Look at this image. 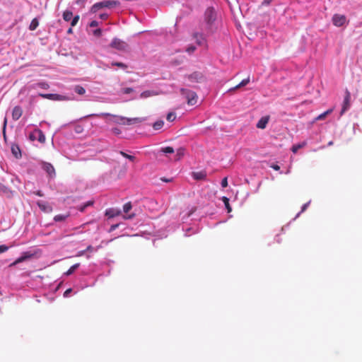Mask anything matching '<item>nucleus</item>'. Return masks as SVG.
Here are the masks:
<instances>
[{
	"mask_svg": "<svg viewBox=\"0 0 362 362\" xmlns=\"http://www.w3.org/2000/svg\"><path fill=\"white\" fill-rule=\"evenodd\" d=\"M119 4V2L115 0H107L101 2H98L93 4L90 8L92 13H96L99 9L103 8H112L117 6Z\"/></svg>",
	"mask_w": 362,
	"mask_h": 362,
	"instance_id": "obj_1",
	"label": "nucleus"
},
{
	"mask_svg": "<svg viewBox=\"0 0 362 362\" xmlns=\"http://www.w3.org/2000/svg\"><path fill=\"white\" fill-rule=\"evenodd\" d=\"M180 93L185 97L188 105H194L197 103L198 96L195 92L189 89L181 88Z\"/></svg>",
	"mask_w": 362,
	"mask_h": 362,
	"instance_id": "obj_2",
	"label": "nucleus"
},
{
	"mask_svg": "<svg viewBox=\"0 0 362 362\" xmlns=\"http://www.w3.org/2000/svg\"><path fill=\"white\" fill-rule=\"evenodd\" d=\"M110 46L119 51H126L128 49V45L125 42L117 38H114Z\"/></svg>",
	"mask_w": 362,
	"mask_h": 362,
	"instance_id": "obj_3",
	"label": "nucleus"
},
{
	"mask_svg": "<svg viewBox=\"0 0 362 362\" xmlns=\"http://www.w3.org/2000/svg\"><path fill=\"white\" fill-rule=\"evenodd\" d=\"M31 141L37 140L41 144L45 142L46 138L44 133L40 129H35L29 136Z\"/></svg>",
	"mask_w": 362,
	"mask_h": 362,
	"instance_id": "obj_4",
	"label": "nucleus"
},
{
	"mask_svg": "<svg viewBox=\"0 0 362 362\" xmlns=\"http://www.w3.org/2000/svg\"><path fill=\"white\" fill-rule=\"evenodd\" d=\"M216 12L213 8H208L204 14L205 21L208 24L213 23L216 20Z\"/></svg>",
	"mask_w": 362,
	"mask_h": 362,
	"instance_id": "obj_5",
	"label": "nucleus"
},
{
	"mask_svg": "<svg viewBox=\"0 0 362 362\" xmlns=\"http://www.w3.org/2000/svg\"><path fill=\"white\" fill-rule=\"evenodd\" d=\"M332 23L335 26H343L346 23V17L344 15L334 14L332 17Z\"/></svg>",
	"mask_w": 362,
	"mask_h": 362,
	"instance_id": "obj_6",
	"label": "nucleus"
},
{
	"mask_svg": "<svg viewBox=\"0 0 362 362\" xmlns=\"http://www.w3.org/2000/svg\"><path fill=\"white\" fill-rule=\"evenodd\" d=\"M41 167L48 174V175L50 177H55V175H56L55 169L51 163L42 161L41 163Z\"/></svg>",
	"mask_w": 362,
	"mask_h": 362,
	"instance_id": "obj_7",
	"label": "nucleus"
},
{
	"mask_svg": "<svg viewBox=\"0 0 362 362\" xmlns=\"http://www.w3.org/2000/svg\"><path fill=\"white\" fill-rule=\"evenodd\" d=\"M350 105H351V93L346 89L345 91V96H344V99L343 101L341 115H343L350 107Z\"/></svg>",
	"mask_w": 362,
	"mask_h": 362,
	"instance_id": "obj_8",
	"label": "nucleus"
},
{
	"mask_svg": "<svg viewBox=\"0 0 362 362\" xmlns=\"http://www.w3.org/2000/svg\"><path fill=\"white\" fill-rule=\"evenodd\" d=\"M39 96H40L42 98L45 99H49L52 100H63L65 99L64 96H62L59 94H44V93H39Z\"/></svg>",
	"mask_w": 362,
	"mask_h": 362,
	"instance_id": "obj_9",
	"label": "nucleus"
},
{
	"mask_svg": "<svg viewBox=\"0 0 362 362\" xmlns=\"http://www.w3.org/2000/svg\"><path fill=\"white\" fill-rule=\"evenodd\" d=\"M188 79L192 82H201L204 79V76L200 72H194L187 76Z\"/></svg>",
	"mask_w": 362,
	"mask_h": 362,
	"instance_id": "obj_10",
	"label": "nucleus"
},
{
	"mask_svg": "<svg viewBox=\"0 0 362 362\" xmlns=\"http://www.w3.org/2000/svg\"><path fill=\"white\" fill-rule=\"evenodd\" d=\"M33 256V254L30 252H25L23 254V255L20 257H18L16 261H14L10 266L16 265L18 263L23 262L25 261L26 259L32 257Z\"/></svg>",
	"mask_w": 362,
	"mask_h": 362,
	"instance_id": "obj_11",
	"label": "nucleus"
},
{
	"mask_svg": "<svg viewBox=\"0 0 362 362\" xmlns=\"http://www.w3.org/2000/svg\"><path fill=\"white\" fill-rule=\"evenodd\" d=\"M23 114V110L20 106H15L12 110V118L13 120H18Z\"/></svg>",
	"mask_w": 362,
	"mask_h": 362,
	"instance_id": "obj_12",
	"label": "nucleus"
},
{
	"mask_svg": "<svg viewBox=\"0 0 362 362\" xmlns=\"http://www.w3.org/2000/svg\"><path fill=\"white\" fill-rule=\"evenodd\" d=\"M121 214L122 211L119 209H116L113 208L108 209L105 211V216H107L110 218L119 216Z\"/></svg>",
	"mask_w": 362,
	"mask_h": 362,
	"instance_id": "obj_13",
	"label": "nucleus"
},
{
	"mask_svg": "<svg viewBox=\"0 0 362 362\" xmlns=\"http://www.w3.org/2000/svg\"><path fill=\"white\" fill-rule=\"evenodd\" d=\"M37 206L41 209V211L45 212V213H49L52 211V208L51 206H49L47 203L38 201L37 202Z\"/></svg>",
	"mask_w": 362,
	"mask_h": 362,
	"instance_id": "obj_14",
	"label": "nucleus"
},
{
	"mask_svg": "<svg viewBox=\"0 0 362 362\" xmlns=\"http://www.w3.org/2000/svg\"><path fill=\"white\" fill-rule=\"evenodd\" d=\"M269 122V117H262L258 122L257 123L256 127L258 129H263L266 127L267 123Z\"/></svg>",
	"mask_w": 362,
	"mask_h": 362,
	"instance_id": "obj_15",
	"label": "nucleus"
},
{
	"mask_svg": "<svg viewBox=\"0 0 362 362\" xmlns=\"http://www.w3.org/2000/svg\"><path fill=\"white\" fill-rule=\"evenodd\" d=\"M194 37L199 45H203L206 43L205 38L202 34L196 33L194 34Z\"/></svg>",
	"mask_w": 362,
	"mask_h": 362,
	"instance_id": "obj_16",
	"label": "nucleus"
},
{
	"mask_svg": "<svg viewBox=\"0 0 362 362\" xmlns=\"http://www.w3.org/2000/svg\"><path fill=\"white\" fill-rule=\"evenodd\" d=\"M192 177L197 180H202L206 178V173L204 171L194 172L192 173Z\"/></svg>",
	"mask_w": 362,
	"mask_h": 362,
	"instance_id": "obj_17",
	"label": "nucleus"
},
{
	"mask_svg": "<svg viewBox=\"0 0 362 362\" xmlns=\"http://www.w3.org/2000/svg\"><path fill=\"white\" fill-rule=\"evenodd\" d=\"M249 82H250V78L248 77L245 79H243L239 84H238L235 87L230 88L228 91L229 92L234 91L241 87H243V86L247 85L249 83Z\"/></svg>",
	"mask_w": 362,
	"mask_h": 362,
	"instance_id": "obj_18",
	"label": "nucleus"
},
{
	"mask_svg": "<svg viewBox=\"0 0 362 362\" xmlns=\"http://www.w3.org/2000/svg\"><path fill=\"white\" fill-rule=\"evenodd\" d=\"M62 16L63 19L65 21L68 22L70 21L73 18V13L69 10H66L64 11Z\"/></svg>",
	"mask_w": 362,
	"mask_h": 362,
	"instance_id": "obj_19",
	"label": "nucleus"
},
{
	"mask_svg": "<svg viewBox=\"0 0 362 362\" xmlns=\"http://www.w3.org/2000/svg\"><path fill=\"white\" fill-rule=\"evenodd\" d=\"M306 144L307 143L305 141H303L300 144H295L292 146L291 151L293 153H296L300 148L305 146Z\"/></svg>",
	"mask_w": 362,
	"mask_h": 362,
	"instance_id": "obj_20",
	"label": "nucleus"
},
{
	"mask_svg": "<svg viewBox=\"0 0 362 362\" xmlns=\"http://www.w3.org/2000/svg\"><path fill=\"white\" fill-rule=\"evenodd\" d=\"M184 154H185V149L183 148H178L176 151V154L175 155L174 160H179L184 156Z\"/></svg>",
	"mask_w": 362,
	"mask_h": 362,
	"instance_id": "obj_21",
	"label": "nucleus"
},
{
	"mask_svg": "<svg viewBox=\"0 0 362 362\" xmlns=\"http://www.w3.org/2000/svg\"><path fill=\"white\" fill-rule=\"evenodd\" d=\"M11 193V190L8 187L0 183V194L8 195Z\"/></svg>",
	"mask_w": 362,
	"mask_h": 362,
	"instance_id": "obj_22",
	"label": "nucleus"
},
{
	"mask_svg": "<svg viewBox=\"0 0 362 362\" xmlns=\"http://www.w3.org/2000/svg\"><path fill=\"white\" fill-rule=\"evenodd\" d=\"M74 90L76 93L81 95H84L86 93L85 88L80 85L75 86Z\"/></svg>",
	"mask_w": 362,
	"mask_h": 362,
	"instance_id": "obj_23",
	"label": "nucleus"
},
{
	"mask_svg": "<svg viewBox=\"0 0 362 362\" xmlns=\"http://www.w3.org/2000/svg\"><path fill=\"white\" fill-rule=\"evenodd\" d=\"M39 25V21L37 20V18H35L32 20L30 24V26H29V29L30 30H35L37 26Z\"/></svg>",
	"mask_w": 362,
	"mask_h": 362,
	"instance_id": "obj_24",
	"label": "nucleus"
},
{
	"mask_svg": "<svg viewBox=\"0 0 362 362\" xmlns=\"http://www.w3.org/2000/svg\"><path fill=\"white\" fill-rule=\"evenodd\" d=\"M11 151L16 158H18L21 156L20 148L18 146H12Z\"/></svg>",
	"mask_w": 362,
	"mask_h": 362,
	"instance_id": "obj_25",
	"label": "nucleus"
},
{
	"mask_svg": "<svg viewBox=\"0 0 362 362\" xmlns=\"http://www.w3.org/2000/svg\"><path fill=\"white\" fill-rule=\"evenodd\" d=\"M163 124H164V122L163 120H158L153 123V128L155 130H159L163 127Z\"/></svg>",
	"mask_w": 362,
	"mask_h": 362,
	"instance_id": "obj_26",
	"label": "nucleus"
},
{
	"mask_svg": "<svg viewBox=\"0 0 362 362\" xmlns=\"http://www.w3.org/2000/svg\"><path fill=\"white\" fill-rule=\"evenodd\" d=\"M80 266V264L79 263H76L74 265H72L69 269L65 273L66 275L67 276H69L71 275V274H73L74 272V271L78 269Z\"/></svg>",
	"mask_w": 362,
	"mask_h": 362,
	"instance_id": "obj_27",
	"label": "nucleus"
},
{
	"mask_svg": "<svg viewBox=\"0 0 362 362\" xmlns=\"http://www.w3.org/2000/svg\"><path fill=\"white\" fill-rule=\"evenodd\" d=\"M120 122L119 123L124 125H132V122H130L131 118H127L124 117H119Z\"/></svg>",
	"mask_w": 362,
	"mask_h": 362,
	"instance_id": "obj_28",
	"label": "nucleus"
},
{
	"mask_svg": "<svg viewBox=\"0 0 362 362\" xmlns=\"http://www.w3.org/2000/svg\"><path fill=\"white\" fill-rule=\"evenodd\" d=\"M112 66H117L122 69H127L128 66L126 64H124L122 62H113L111 63Z\"/></svg>",
	"mask_w": 362,
	"mask_h": 362,
	"instance_id": "obj_29",
	"label": "nucleus"
},
{
	"mask_svg": "<svg viewBox=\"0 0 362 362\" xmlns=\"http://www.w3.org/2000/svg\"><path fill=\"white\" fill-rule=\"evenodd\" d=\"M154 95H156V94L154 93L153 91L146 90V91L142 92L141 93L140 96H141V98H148V97L153 96Z\"/></svg>",
	"mask_w": 362,
	"mask_h": 362,
	"instance_id": "obj_30",
	"label": "nucleus"
},
{
	"mask_svg": "<svg viewBox=\"0 0 362 362\" xmlns=\"http://www.w3.org/2000/svg\"><path fill=\"white\" fill-rule=\"evenodd\" d=\"M145 121V118L144 117H134L131 118L130 122H132V124H139Z\"/></svg>",
	"mask_w": 362,
	"mask_h": 362,
	"instance_id": "obj_31",
	"label": "nucleus"
},
{
	"mask_svg": "<svg viewBox=\"0 0 362 362\" xmlns=\"http://www.w3.org/2000/svg\"><path fill=\"white\" fill-rule=\"evenodd\" d=\"M222 201L223 202V203L225 204V206H226V208L228 210V212H230L231 211V207H230V206L229 204V199L227 198L226 197H222Z\"/></svg>",
	"mask_w": 362,
	"mask_h": 362,
	"instance_id": "obj_32",
	"label": "nucleus"
},
{
	"mask_svg": "<svg viewBox=\"0 0 362 362\" xmlns=\"http://www.w3.org/2000/svg\"><path fill=\"white\" fill-rule=\"evenodd\" d=\"M119 154L132 162L134 161L136 159V158L134 156H133L132 155H129L122 151H119Z\"/></svg>",
	"mask_w": 362,
	"mask_h": 362,
	"instance_id": "obj_33",
	"label": "nucleus"
},
{
	"mask_svg": "<svg viewBox=\"0 0 362 362\" xmlns=\"http://www.w3.org/2000/svg\"><path fill=\"white\" fill-rule=\"evenodd\" d=\"M332 112V109H329L328 110H327L326 112L320 114L317 117V119L318 120H322V119H324L326 116L329 114H330L331 112Z\"/></svg>",
	"mask_w": 362,
	"mask_h": 362,
	"instance_id": "obj_34",
	"label": "nucleus"
},
{
	"mask_svg": "<svg viewBox=\"0 0 362 362\" xmlns=\"http://www.w3.org/2000/svg\"><path fill=\"white\" fill-rule=\"evenodd\" d=\"M80 19V16L78 15H76L75 16H73V18H71V27H74L76 25V24L78 23V21Z\"/></svg>",
	"mask_w": 362,
	"mask_h": 362,
	"instance_id": "obj_35",
	"label": "nucleus"
},
{
	"mask_svg": "<svg viewBox=\"0 0 362 362\" xmlns=\"http://www.w3.org/2000/svg\"><path fill=\"white\" fill-rule=\"evenodd\" d=\"M132 208V203L127 202L123 206V211L125 214H127Z\"/></svg>",
	"mask_w": 362,
	"mask_h": 362,
	"instance_id": "obj_36",
	"label": "nucleus"
},
{
	"mask_svg": "<svg viewBox=\"0 0 362 362\" xmlns=\"http://www.w3.org/2000/svg\"><path fill=\"white\" fill-rule=\"evenodd\" d=\"M161 151L163 152L164 153H173L175 152L174 148L171 146L163 148L161 149Z\"/></svg>",
	"mask_w": 362,
	"mask_h": 362,
	"instance_id": "obj_37",
	"label": "nucleus"
},
{
	"mask_svg": "<svg viewBox=\"0 0 362 362\" xmlns=\"http://www.w3.org/2000/svg\"><path fill=\"white\" fill-rule=\"evenodd\" d=\"M66 217L67 216L59 214L54 216V220L55 221H63L66 219Z\"/></svg>",
	"mask_w": 362,
	"mask_h": 362,
	"instance_id": "obj_38",
	"label": "nucleus"
},
{
	"mask_svg": "<svg viewBox=\"0 0 362 362\" xmlns=\"http://www.w3.org/2000/svg\"><path fill=\"white\" fill-rule=\"evenodd\" d=\"M37 86L42 89H48L49 88V84L46 82H40L37 83Z\"/></svg>",
	"mask_w": 362,
	"mask_h": 362,
	"instance_id": "obj_39",
	"label": "nucleus"
},
{
	"mask_svg": "<svg viewBox=\"0 0 362 362\" xmlns=\"http://www.w3.org/2000/svg\"><path fill=\"white\" fill-rule=\"evenodd\" d=\"M176 118V115L175 113L173 112H169L168 115H167V120L169 121V122H173L175 119Z\"/></svg>",
	"mask_w": 362,
	"mask_h": 362,
	"instance_id": "obj_40",
	"label": "nucleus"
},
{
	"mask_svg": "<svg viewBox=\"0 0 362 362\" xmlns=\"http://www.w3.org/2000/svg\"><path fill=\"white\" fill-rule=\"evenodd\" d=\"M134 91L133 88H125L122 90L123 93L124 94H129Z\"/></svg>",
	"mask_w": 362,
	"mask_h": 362,
	"instance_id": "obj_41",
	"label": "nucleus"
},
{
	"mask_svg": "<svg viewBox=\"0 0 362 362\" xmlns=\"http://www.w3.org/2000/svg\"><path fill=\"white\" fill-rule=\"evenodd\" d=\"M8 250V247H7L5 245H0V254L3 253Z\"/></svg>",
	"mask_w": 362,
	"mask_h": 362,
	"instance_id": "obj_42",
	"label": "nucleus"
},
{
	"mask_svg": "<svg viewBox=\"0 0 362 362\" xmlns=\"http://www.w3.org/2000/svg\"><path fill=\"white\" fill-rule=\"evenodd\" d=\"M111 115L109 113H101L100 115H95V114H93V115H88V117H92V116H97V117H107V116H110Z\"/></svg>",
	"mask_w": 362,
	"mask_h": 362,
	"instance_id": "obj_43",
	"label": "nucleus"
},
{
	"mask_svg": "<svg viewBox=\"0 0 362 362\" xmlns=\"http://www.w3.org/2000/svg\"><path fill=\"white\" fill-rule=\"evenodd\" d=\"M102 34V30L101 29L98 28V29H96L93 31V35H95V36H100Z\"/></svg>",
	"mask_w": 362,
	"mask_h": 362,
	"instance_id": "obj_44",
	"label": "nucleus"
},
{
	"mask_svg": "<svg viewBox=\"0 0 362 362\" xmlns=\"http://www.w3.org/2000/svg\"><path fill=\"white\" fill-rule=\"evenodd\" d=\"M221 186L223 187H226L228 186V180L227 177H224L221 181Z\"/></svg>",
	"mask_w": 362,
	"mask_h": 362,
	"instance_id": "obj_45",
	"label": "nucleus"
},
{
	"mask_svg": "<svg viewBox=\"0 0 362 362\" xmlns=\"http://www.w3.org/2000/svg\"><path fill=\"white\" fill-rule=\"evenodd\" d=\"M98 24H99V23H98V21H92L90 23L89 25H90V27L93 28V27H97V26L98 25Z\"/></svg>",
	"mask_w": 362,
	"mask_h": 362,
	"instance_id": "obj_46",
	"label": "nucleus"
},
{
	"mask_svg": "<svg viewBox=\"0 0 362 362\" xmlns=\"http://www.w3.org/2000/svg\"><path fill=\"white\" fill-rule=\"evenodd\" d=\"M196 49V47L194 46H189L187 48L186 51L189 53L193 52Z\"/></svg>",
	"mask_w": 362,
	"mask_h": 362,
	"instance_id": "obj_47",
	"label": "nucleus"
},
{
	"mask_svg": "<svg viewBox=\"0 0 362 362\" xmlns=\"http://www.w3.org/2000/svg\"><path fill=\"white\" fill-rule=\"evenodd\" d=\"M310 202L309 201L308 202L304 204L302 206V209H301V211L300 212H303L306 210V209L308 208V206H309Z\"/></svg>",
	"mask_w": 362,
	"mask_h": 362,
	"instance_id": "obj_48",
	"label": "nucleus"
},
{
	"mask_svg": "<svg viewBox=\"0 0 362 362\" xmlns=\"http://www.w3.org/2000/svg\"><path fill=\"white\" fill-rule=\"evenodd\" d=\"M112 131L115 134H119L121 133L120 129L118 128H113Z\"/></svg>",
	"mask_w": 362,
	"mask_h": 362,
	"instance_id": "obj_49",
	"label": "nucleus"
},
{
	"mask_svg": "<svg viewBox=\"0 0 362 362\" xmlns=\"http://www.w3.org/2000/svg\"><path fill=\"white\" fill-rule=\"evenodd\" d=\"M119 226V224H114V225H112L110 226V232H112L113 230H115L116 228H117Z\"/></svg>",
	"mask_w": 362,
	"mask_h": 362,
	"instance_id": "obj_50",
	"label": "nucleus"
},
{
	"mask_svg": "<svg viewBox=\"0 0 362 362\" xmlns=\"http://www.w3.org/2000/svg\"><path fill=\"white\" fill-rule=\"evenodd\" d=\"M100 18L103 20H106L108 18V14L107 13H103L100 15Z\"/></svg>",
	"mask_w": 362,
	"mask_h": 362,
	"instance_id": "obj_51",
	"label": "nucleus"
},
{
	"mask_svg": "<svg viewBox=\"0 0 362 362\" xmlns=\"http://www.w3.org/2000/svg\"><path fill=\"white\" fill-rule=\"evenodd\" d=\"M272 168H273L274 170H279L280 169V167L279 165H276V164H272L270 166Z\"/></svg>",
	"mask_w": 362,
	"mask_h": 362,
	"instance_id": "obj_52",
	"label": "nucleus"
},
{
	"mask_svg": "<svg viewBox=\"0 0 362 362\" xmlns=\"http://www.w3.org/2000/svg\"><path fill=\"white\" fill-rule=\"evenodd\" d=\"M71 288H68L67 290H66L65 292L64 293V296L68 297L69 294L71 292Z\"/></svg>",
	"mask_w": 362,
	"mask_h": 362,
	"instance_id": "obj_53",
	"label": "nucleus"
},
{
	"mask_svg": "<svg viewBox=\"0 0 362 362\" xmlns=\"http://www.w3.org/2000/svg\"><path fill=\"white\" fill-rule=\"evenodd\" d=\"M135 214H129L127 216H124V218L125 219H132L134 217Z\"/></svg>",
	"mask_w": 362,
	"mask_h": 362,
	"instance_id": "obj_54",
	"label": "nucleus"
},
{
	"mask_svg": "<svg viewBox=\"0 0 362 362\" xmlns=\"http://www.w3.org/2000/svg\"><path fill=\"white\" fill-rule=\"evenodd\" d=\"M85 252H86V250H81V251H79V252L77 253L76 257H81V256H83V255L85 254Z\"/></svg>",
	"mask_w": 362,
	"mask_h": 362,
	"instance_id": "obj_55",
	"label": "nucleus"
},
{
	"mask_svg": "<svg viewBox=\"0 0 362 362\" xmlns=\"http://www.w3.org/2000/svg\"><path fill=\"white\" fill-rule=\"evenodd\" d=\"M93 203H94L93 201H88L86 203H85L84 205L86 206V207H88V206H92L93 204Z\"/></svg>",
	"mask_w": 362,
	"mask_h": 362,
	"instance_id": "obj_56",
	"label": "nucleus"
},
{
	"mask_svg": "<svg viewBox=\"0 0 362 362\" xmlns=\"http://www.w3.org/2000/svg\"><path fill=\"white\" fill-rule=\"evenodd\" d=\"M33 193L35 194H36L37 196H39V197H42L43 196V194H42V192L40 190H38L37 192H34Z\"/></svg>",
	"mask_w": 362,
	"mask_h": 362,
	"instance_id": "obj_57",
	"label": "nucleus"
},
{
	"mask_svg": "<svg viewBox=\"0 0 362 362\" xmlns=\"http://www.w3.org/2000/svg\"><path fill=\"white\" fill-rule=\"evenodd\" d=\"M93 247L91 245H88L86 249V252H93Z\"/></svg>",
	"mask_w": 362,
	"mask_h": 362,
	"instance_id": "obj_58",
	"label": "nucleus"
},
{
	"mask_svg": "<svg viewBox=\"0 0 362 362\" xmlns=\"http://www.w3.org/2000/svg\"><path fill=\"white\" fill-rule=\"evenodd\" d=\"M86 206L84 204H83L82 206H79L78 207V210L81 212H83L86 209Z\"/></svg>",
	"mask_w": 362,
	"mask_h": 362,
	"instance_id": "obj_59",
	"label": "nucleus"
},
{
	"mask_svg": "<svg viewBox=\"0 0 362 362\" xmlns=\"http://www.w3.org/2000/svg\"><path fill=\"white\" fill-rule=\"evenodd\" d=\"M273 0H264L262 4L269 5Z\"/></svg>",
	"mask_w": 362,
	"mask_h": 362,
	"instance_id": "obj_60",
	"label": "nucleus"
},
{
	"mask_svg": "<svg viewBox=\"0 0 362 362\" xmlns=\"http://www.w3.org/2000/svg\"><path fill=\"white\" fill-rule=\"evenodd\" d=\"M73 33L72 27L69 28L67 30V33L71 34Z\"/></svg>",
	"mask_w": 362,
	"mask_h": 362,
	"instance_id": "obj_61",
	"label": "nucleus"
},
{
	"mask_svg": "<svg viewBox=\"0 0 362 362\" xmlns=\"http://www.w3.org/2000/svg\"><path fill=\"white\" fill-rule=\"evenodd\" d=\"M5 128H6V123L4 124V132H3V133H4V139H6Z\"/></svg>",
	"mask_w": 362,
	"mask_h": 362,
	"instance_id": "obj_62",
	"label": "nucleus"
},
{
	"mask_svg": "<svg viewBox=\"0 0 362 362\" xmlns=\"http://www.w3.org/2000/svg\"><path fill=\"white\" fill-rule=\"evenodd\" d=\"M160 180H161L162 181H163V182H170V180L165 179V178H164V177H162Z\"/></svg>",
	"mask_w": 362,
	"mask_h": 362,
	"instance_id": "obj_63",
	"label": "nucleus"
}]
</instances>
